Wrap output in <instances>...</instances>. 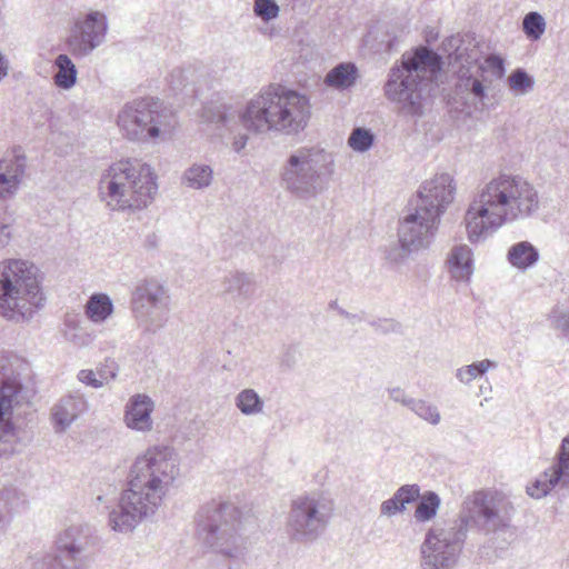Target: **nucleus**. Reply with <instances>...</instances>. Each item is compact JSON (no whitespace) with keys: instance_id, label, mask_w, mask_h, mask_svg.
Wrapping results in <instances>:
<instances>
[{"instance_id":"f257e3e1","label":"nucleus","mask_w":569,"mask_h":569,"mask_svg":"<svg viewBox=\"0 0 569 569\" xmlns=\"http://www.w3.org/2000/svg\"><path fill=\"white\" fill-rule=\"evenodd\" d=\"M513 503L505 495L478 490L467 496L457 519L447 527L428 530L421 545L422 569H452L460 557L469 528L501 539L505 548L516 533Z\"/></svg>"},{"instance_id":"f03ea898","label":"nucleus","mask_w":569,"mask_h":569,"mask_svg":"<svg viewBox=\"0 0 569 569\" xmlns=\"http://www.w3.org/2000/svg\"><path fill=\"white\" fill-rule=\"evenodd\" d=\"M513 503L505 495L478 490L467 496L457 519L447 527L428 530L421 545L422 569H452L460 557L469 528L501 539L505 548L516 533Z\"/></svg>"},{"instance_id":"7ed1b4c3","label":"nucleus","mask_w":569,"mask_h":569,"mask_svg":"<svg viewBox=\"0 0 569 569\" xmlns=\"http://www.w3.org/2000/svg\"><path fill=\"white\" fill-rule=\"evenodd\" d=\"M179 457L170 446H152L130 467L128 489L109 513L113 531L128 533L153 515L180 473Z\"/></svg>"},{"instance_id":"20e7f679","label":"nucleus","mask_w":569,"mask_h":569,"mask_svg":"<svg viewBox=\"0 0 569 569\" xmlns=\"http://www.w3.org/2000/svg\"><path fill=\"white\" fill-rule=\"evenodd\" d=\"M539 203L537 189L525 178L507 173L492 178L467 210L469 240L476 242L505 223L532 217Z\"/></svg>"},{"instance_id":"39448f33","label":"nucleus","mask_w":569,"mask_h":569,"mask_svg":"<svg viewBox=\"0 0 569 569\" xmlns=\"http://www.w3.org/2000/svg\"><path fill=\"white\" fill-rule=\"evenodd\" d=\"M441 70L442 58L432 49L418 47L407 51L390 68L383 93L397 104L401 116L421 118Z\"/></svg>"},{"instance_id":"423d86ee","label":"nucleus","mask_w":569,"mask_h":569,"mask_svg":"<svg viewBox=\"0 0 569 569\" xmlns=\"http://www.w3.org/2000/svg\"><path fill=\"white\" fill-rule=\"evenodd\" d=\"M309 118V99L279 83L261 88L239 114L241 126L254 133L296 134L307 127Z\"/></svg>"},{"instance_id":"0eeeda50","label":"nucleus","mask_w":569,"mask_h":569,"mask_svg":"<svg viewBox=\"0 0 569 569\" xmlns=\"http://www.w3.org/2000/svg\"><path fill=\"white\" fill-rule=\"evenodd\" d=\"M252 521L232 502L213 499L199 508L196 529L209 551L232 563L244 562L248 555L246 530Z\"/></svg>"},{"instance_id":"6e6552de","label":"nucleus","mask_w":569,"mask_h":569,"mask_svg":"<svg viewBox=\"0 0 569 569\" xmlns=\"http://www.w3.org/2000/svg\"><path fill=\"white\" fill-rule=\"evenodd\" d=\"M157 177L148 163L121 160L112 163L101 176L100 197L111 210L146 208L158 191Z\"/></svg>"},{"instance_id":"1a4fd4ad","label":"nucleus","mask_w":569,"mask_h":569,"mask_svg":"<svg viewBox=\"0 0 569 569\" xmlns=\"http://www.w3.org/2000/svg\"><path fill=\"white\" fill-rule=\"evenodd\" d=\"M39 269L23 259L0 262V316L13 322H24L42 307Z\"/></svg>"},{"instance_id":"9d476101","label":"nucleus","mask_w":569,"mask_h":569,"mask_svg":"<svg viewBox=\"0 0 569 569\" xmlns=\"http://www.w3.org/2000/svg\"><path fill=\"white\" fill-rule=\"evenodd\" d=\"M333 171L332 156L317 147L292 151L280 168V183L293 197L309 200L320 194Z\"/></svg>"},{"instance_id":"9b49d317","label":"nucleus","mask_w":569,"mask_h":569,"mask_svg":"<svg viewBox=\"0 0 569 569\" xmlns=\"http://www.w3.org/2000/svg\"><path fill=\"white\" fill-rule=\"evenodd\" d=\"M335 513L333 500L323 492L300 495L291 501L286 531L291 542L317 541L327 530Z\"/></svg>"},{"instance_id":"f8f14e48","label":"nucleus","mask_w":569,"mask_h":569,"mask_svg":"<svg viewBox=\"0 0 569 569\" xmlns=\"http://www.w3.org/2000/svg\"><path fill=\"white\" fill-rule=\"evenodd\" d=\"M117 123L129 140L146 141L169 133L176 120L172 110L160 99L146 97L127 102Z\"/></svg>"},{"instance_id":"ddd939ff","label":"nucleus","mask_w":569,"mask_h":569,"mask_svg":"<svg viewBox=\"0 0 569 569\" xmlns=\"http://www.w3.org/2000/svg\"><path fill=\"white\" fill-rule=\"evenodd\" d=\"M56 553H48L31 569H87L99 545L96 530L87 525H72L56 538Z\"/></svg>"},{"instance_id":"4468645a","label":"nucleus","mask_w":569,"mask_h":569,"mask_svg":"<svg viewBox=\"0 0 569 569\" xmlns=\"http://www.w3.org/2000/svg\"><path fill=\"white\" fill-rule=\"evenodd\" d=\"M19 376L13 363L0 357V458H9L24 446L12 421L14 409L26 400Z\"/></svg>"},{"instance_id":"2eb2a0df","label":"nucleus","mask_w":569,"mask_h":569,"mask_svg":"<svg viewBox=\"0 0 569 569\" xmlns=\"http://www.w3.org/2000/svg\"><path fill=\"white\" fill-rule=\"evenodd\" d=\"M449 46L453 48L451 53L460 63L457 71L455 92L466 104H477L487 98L485 84L486 69L480 62L481 52L476 43L465 42L459 36L449 39Z\"/></svg>"},{"instance_id":"dca6fc26","label":"nucleus","mask_w":569,"mask_h":569,"mask_svg":"<svg viewBox=\"0 0 569 569\" xmlns=\"http://www.w3.org/2000/svg\"><path fill=\"white\" fill-rule=\"evenodd\" d=\"M131 308L137 320L149 332L163 328L169 316V296L153 278L139 281L131 292Z\"/></svg>"},{"instance_id":"f3484780","label":"nucleus","mask_w":569,"mask_h":569,"mask_svg":"<svg viewBox=\"0 0 569 569\" xmlns=\"http://www.w3.org/2000/svg\"><path fill=\"white\" fill-rule=\"evenodd\" d=\"M107 31V17L100 11H90L74 21L67 38L68 49L77 58L86 57L104 42Z\"/></svg>"},{"instance_id":"a211bd4d","label":"nucleus","mask_w":569,"mask_h":569,"mask_svg":"<svg viewBox=\"0 0 569 569\" xmlns=\"http://www.w3.org/2000/svg\"><path fill=\"white\" fill-rule=\"evenodd\" d=\"M455 189L453 179L449 173L436 174L420 187L409 206H416L423 212L440 218L452 202Z\"/></svg>"},{"instance_id":"6ab92c4d","label":"nucleus","mask_w":569,"mask_h":569,"mask_svg":"<svg viewBox=\"0 0 569 569\" xmlns=\"http://www.w3.org/2000/svg\"><path fill=\"white\" fill-rule=\"evenodd\" d=\"M409 213L399 222L398 238L406 246L420 250L427 248L437 230L440 218L409 206Z\"/></svg>"},{"instance_id":"aec40b11","label":"nucleus","mask_w":569,"mask_h":569,"mask_svg":"<svg viewBox=\"0 0 569 569\" xmlns=\"http://www.w3.org/2000/svg\"><path fill=\"white\" fill-rule=\"evenodd\" d=\"M24 154H13L0 160V198H12L19 190L26 172Z\"/></svg>"},{"instance_id":"412c9836","label":"nucleus","mask_w":569,"mask_h":569,"mask_svg":"<svg viewBox=\"0 0 569 569\" xmlns=\"http://www.w3.org/2000/svg\"><path fill=\"white\" fill-rule=\"evenodd\" d=\"M256 283L253 276L234 271L224 276L221 282V295L236 306H244L253 297Z\"/></svg>"},{"instance_id":"4be33fe9","label":"nucleus","mask_w":569,"mask_h":569,"mask_svg":"<svg viewBox=\"0 0 569 569\" xmlns=\"http://www.w3.org/2000/svg\"><path fill=\"white\" fill-rule=\"evenodd\" d=\"M154 403L152 399L144 393L133 395L126 405L124 422L128 428L141 432L152 429L151 413Z\"/></svg>"},{"instance_id":"5701e85b","label":"nucleus","mask_w":569,"mask_h":569,"mask_svg":"<svg viewBox=\"0 0 569 569\" xmlns=\"http://www.w3.org/2000/svg\"><path fill=\"white\" fill-rule=\"evenodd\" d=\"M88 408L82 396H68L53 407L52 418L56 428L64 431Z\"/></svg>"},{"instance_id":"b1692460","label":"nucleus","mask_w":569,"mask_h":569,"mask_svg":"<svg viewBox=\"0 0 569 569\" xmlns=\"http://www.w3.org/2000/svg\"><path fill=\"white\" fill-rule=\"evenodd\" d=\"M448 263L451 277L458 281H468L472 274V251L466 244L452 248Z\"/></svg>"},{"instance_id":"393cba45","label":"nucleus","mask_w":569,"mask_h":569,"mask_svg":"<svg viewBox=\"0 0 569 569\" xmlns=\"http://www.w3.org/2000/svg\"><path fill=\"white\" fill-rule=\"evenodd\" d=\"M27 506L24 495L16 488H4L0 491V528L9 525L13 515L23 510Z\"/></svg>"},{"instance_id":"a878e982","label":"nucleus","mask_w":569,"mask_h":569,"mask_svg":"<svg viewBox=\"0 0 569 569\" xmlns=\"http://www.w3.org/2000/svg\"><path fill=\"white\" fill-rule=\"evenodd\" d=\"M538 249L529 241H520L512 244L507 253L508 262L520 270H527L539 260Z\"/></svg>"},{"instance_id":"bb28decb","label":"nucleus","mask_w":569,"mask_h":569,"mask_svg":"<svg viewBox=\"0 0 569 569\" xmlns=\"http://www.w3.org/2000/svg\"><path fill=\"white\" fill-rule=\"evenodd\" d=\"M84 312L92 322H103L113 312L112 300L106 293H93L84 306Z\"/></svg>"},{"instance_id":"cd10ccee","label":"nucleus","mask_w":569,"mask_h":569,"mask_svg":"<svg viewBox=\"0 0 569 569\" xmlns=\"http://www.w3.org/2000/svg\"><path fill=\"white\" fill-rule=\"evenodd\" d=\"M54 67L57 68L53 76L54 84L60 89H71L77 82V68L70 57L66 53L58 54L54 59Z\"/></svg>"},{"instance_id":"c85d7f7f","label":"nucleus","mask_w":569,"mask_h":569,"mask_svg":"<svg viewBox=\"0 0 569 569\" xmlns=\"http://www.w3.org/2000/svg\"><path fill=\"white\" fill-rule=\"evenodd\" d=\"M213 180V170L209 164L193 163L184 170L182 183L196 190L208 188Z\"/></svg>"},{"instance_id":"c756f323","label":"nucleus","mask_w":569,"mask_h":569,"mask_svg":"<svg viewBox=\"0 0 569 569\" xmlns=\"http://www.w3.org/2000/svg\"><path fill=\"white\" fill-rule=\"evenodd\" d=\"M358 69L353 63H339L326 76V83L337 89H347L355 84Z\"/></svg>"},{"instance_id":"7c9ffc66","label":"nucleus","mask_w":569,"mask_h":569,"mask_svg":"<svg viewBox=\"0 0 569 569\" xmlns=\"http://www.w3.org/2000/svg\"><path fill=\"white\" fill-rule=\"evenodd\" d=\"M230 110L231 107L224 103H207L202 108L201 119L207 123L216 124L218 129L230 128L234 122Z\"/></svg>"},{"instance_id":"2f4dec72","label":"nucleus","mask_w":569,"mask_h":569,"mask_svg":"<svg viewBox=\"0 0 569 569\" xmlns=\"http://www.w3.org/2000/svg\"><path fill=\"white\" fill-rule=\"evenodd\" d=\"M417 501L413 513L416 521L428 522L437 516L441 505V499L437 492L431 490L425 491Z\"/></svg>"},{"instance_id":"473e14b6","label":"nucleus","mask_w":569,"mask_h":569,"mask_svg":"<svg viewBox=\"0 0 569 569\" xmlns=\"http://www.w3.org/2000/svg\"><path fill=\"white\" fill-rule=\"evenodd\" d=\"M559 483L562 485V480L552 469V467H550L531 485L527 486V493L535 499H541L546 497Z\"/></svg>"},{"instance_id":"72a5a7b5","label":"nucleus","mask_w":569,"mask_h":569,"mask_svg":"<svg viewBox=\"0 0 569 569\" xmlns=\"http://www.w3.org/2000/svg\"><path fill=\"white\" fill-rule=\"evenodd\" d=\"M234 405L244 416H254L263 411V400L254 389L241 390L234 398Z\"/></svg>"},{"instance_id":"f704fd0d","label":"nucleus","mask_w":569,"mask_h":569,"mask_svg":"<svg viewBox=\"0 0 569 569\" xmlns=\"http://www.w3.org/2000/svg\"><path fill=\"white\" fill-rule=\"evenodd\" d=\"M497 363L490 359L473 362L471 365L462 366L456 370V378L463 385H469L478 377H482L491 368H496Z\"/></svg>"},{"instance_id":"c9c22d12","label":"nucleus","mask_w":569,"mask_h":569,"mask_svg":"<svg viewBox=\"0 0 569 569\" xmlns=\"http://www.w3.org/2000/svg\"><path fill=\"white\" fill-rule=\"evenodd\" d=\"M409 409L432 426H437L441 420L438 408L426 400L413 399V401L409 402Z\"/></svg>"},{"instance_id":"e433bc0d","label":"nucleus","mask_w":569,"mask_h":569,"mask_svg":"<svg viewBox=\"0 0 569 569\" xmlns=\"http://www.w3.org/2000/svg\"><path fill=\"white\" fill-rule=\"evenodd\" d=\"M551 467L562 480V486H569V436L562 439L556 463Z\"/></svg>"},{"instance_id":"4c0bfd02","label":"nucleus","mask_w":569,"mask_h":569,"mask_svg":"<svg viewBox=\"0 0 569 569\" xmlns=\"http://www.w3.org/2000/svg\"><path fill=\"white\" fill-rule=\"evenodd\" d=\"M522 30L529 39H540L546 30L543 17L536 11L527 13L522 20Z\"/></svg>"},{"instance_id":"58836bf2","label":"nucleus","mask_w":569,"mask_h":569,"mask_svg":"<svg viewBox=\"0 0 569 569\" xmlns=\"http://www.w3.org/2000/svg\"><path fill=\"white\" fill-rule=\"evenodd\" d=\"M375 142V134L371 130L357 127L355 128L348 139L349 147L358 152L368 151Z\"/></svg>"},{"instance_id":"ea45409f","label":"nucleus","mask_w":569,"mask_h":569,"mask_svg":"<svg viewBox=\"0 0 569 569\" xmlns=\"http://www.w3.org/2000/svg\"><path fill=\"white\" fill-rule=\"evenodd\" d=\"M508 84L511 90L525 94L533 89L535 79L526 70L518 68L508 77Z\"/></svg>"},{"instance_id":"a19ab883","label":"nucleus","mask_w":569,"mask_h":569,"mask_svg":"<svg viewBox=\"0 0 569 569\" xmlns=\"http://www.w3.org/2000/svg\"><path fill=\"white\" fill-rule=\"evenodd\" d=\"M419 251L413 246H406L403 241L398 239L397 243L390 244L386 250V259L392 263H401L406 261L412 252Z\"/></svg>"},{"instance_id":"79ce46f5","label":"nucleus","mask_w":569,"mask_h":569,"mask_svg":"<svg viewBox=\"0 0 569 569\" xmlns=\"http://www.w3.org/2000/svg\"><path fill=\"white\" fill-rule=\"evenodd\" d=\"M253 12L258 18L268 22L278 17L279 6L274 0H254Z\"/></svg>"},{"instance_id":"37998d69","label":"nucleus","mask_w":569,"mask_h":569,"mask_svg":"<svg viewBox=\"0 0 569 569\" xmlns=\"http://www.w3.org/2000/svg\"><path fill=\"white\" fill-rule=\"evenodd\" d=\"M420 495V487L416 483L403 485L395 491V496L398 498L401 507L403 506L405 508L407 505L417 501Z\"/></svg>"},{"instance_id":"c03bdc74","label":"nucleus","mask_w":569,"mask_h":569,"mask_svg":"<svg viewBox=\"0 0 569 569\" xmlns=\"http://www.w3.org/2000/svg\"><path fill=\"white\" fill-rule=\"evenodd\" d=\"M14 219L6 209L0 210V249L6 248L11 240V224Z\"/></svg>"},{"instance_id":"a18cd8bd","label":"nucleus","mask_w":569,"mask_h":569,"mask_svg":"<svg viewBox=\"0 0 569 569\" xmlns=\"http://www.w3.org/2000/svg\"><path fill=\"white\" fill-rule=\"evenodd\" d=\"M119 371L118 363L111 359L107 358L103 363H100L97 367V375L100 380H103V385L114 380Z\"/></svg>"},{"instance_id":"49530a36","label":"nucleus","mask_w":569,"mask_h":569,"mask_svg":"<svg viewBox=\"0 0 569 569\" xmlns=\"http://www.w3.org/2000/svg\"><path fill=\"white\" fill-rule=\"evenodd\" d=\"M405 510V507H401V503L395 495L380 505V513L381 516L386 517H392L397 513H402Z\"/></svg>"},{"instance_id":"de8ad7c7","label":"nucleus","mask_w":569,"mask_h":569,"mask_svg":"<svg viewBox=\"0 0 569 569\" xmlns=\"http://www.w3.org/2000/svg\"><path fill=\"white\" fill-rule=\"evenodd\" d=\"M78 380L94 389H98L103 386V380H100L97 372L90 369L80 370L78 372Z\"/></svg>"},{"instance_id":"09e8293b","label":"nucleus","mask_w":569,"mask_h":569,"mask_svg":"<svg viewBox=\"0 0 569 569\" xmlns=\"http://www.w3.org/2000/svg\"><path fill=\"white\" fill-rule=\"evenodd\" d=\"M370 326L378 332L388 333V332H398L401 328L399 322L390 319H379L377 321H371Z\"/></svg>"},{"instance_id":"8fccbe9b","label":"nucleus","mask_w":569,"mask_h":569,"mask_svg":"<svg viewBox=\"0 0 569 569\" xmlns=\"http://www.w3.org/2000/svg\"><path fill=\"white\" fill-rule=\"evenodd\" d=\"M485 68H489L492 70V72L497 76V77H502L503 73H505V61L503 59L498 56V54H489L486 59H485Z\"/></svg>"},{"instance_id":"3c124183","label":"nucleus","mask_w":569,"mask_h":569,"mask_svg":"<svg viewBox=\"0 0 569 569\" xmlns=\"http://www.w3.org/2000/svg\"><path fill=\"white\" fill-rule=\"evenodd\" d=\"M186 82L187 77L183 69L176 68L170 72L169 84L174 91L182 90L186 87Z\"/></svg>"},{"instance_id":"603ef678","label":"nucleus","mask_w":569,"mask_h":569,"mask_svg":"<svg viewBox=\"0 0 569 569\" xmlns=\"http://www.w3.org/2000/svg\"><path fill=\"white\" fill-rule=\"evenodd\" d=\"M389 396H390V398L393 401L403 405L408 409H409V402L413 401V399H415V398L408 397L406 395V392L401 388H392V389H390L389 390Z\"/></svg>"},{"instance_id":"864d4df0","label":"nucleus","mask_w":569,"mask_h":569,"mask_svg":"<svg viewBox=\"0 0 569 569\" xmlns=\"http://www.w3.org/2000/svg\"><path fill=\"white\" fill-rule=\"evenodd\" d=\"M555 328L561 330L563 336L569 337V315L553 316Z\"/></svg>"},{"instance_id":"5fc2aeb1","label":"nucleus","mask_w":569,"mask_h":569,"mask_svg":"<svg viewBox=\"0 0 569 569\" xmlns=\"http://www.w3.org/2000/svg\"><path fill=\"white\" fill-rule=\"evenodd\" d=\"M296 362H297L296 355H295V350H292V349H288L281 357V366L287 369L293 368Z\"/></svg>"},{"instance_id":"6e6d98bb","label":"nucleus","mask_w":569,"mask_h":569,"mask_svg":"<svg viewBox=\"0 0 569 569\" xmlns=\"http://www.w3.org/2000/svg\"><path fill=\"white\" fill-rule=\"evenodd\" d=\"M397 46V38L388 39L387 41L380 42L376 47V52H391L396 49Z\"/></svg>"},{"instance_id":"4d7b16f0","label":"nucleus","mask_w":569,"mask_h":569,"mask_svg":"<svg viewBox=\"0 0 569 569\" xmlns=\"http://www.w3.org/2000/svg\"><path fill=\"white\" fill-rule=\"evenodd\" d=\"M247 142H248V136L244 133H240L237 137H234L233 142H232V148L236 152H240L242 149H244V147L247 146Z\"/></svg>"},{"instance_id":"13d9d810","label":"nucleus","mask_w":569,"mask_h":569,"mask_svg":"<svg viewBox=\"0 0 569 569\" xmlns=\"http://www.w3.org/2000/svg\"><path fill=\"white\" fill-rule=\"evenodd\" d=\"M78 316L77 315H67L64 319V325L71 329H77L78 327Z\"/></svg>"},{"instance_id":"bf43d9fd","label":"nucleus","mask_w":569,"mask_h":569,"mask_svg":"<svg viewBox=\"0 0 569 569\" xmlns=\"http://www.w3.org/2000/svg\"><path fill=\"white\" fill-rule=\"evenodd\" d=\"M338 312H339V315H341L342 317H345L346 319H349V320H355L357 318L356 315H352L342 308H339Z\"/></svg>"},{"instance_id":"052dcab7","label":"nucleus","mask_w":569,"mask_h":569,"mask_svg":"<svg viewBox=\"0 0 569 569\" xmlns=\"http://www.w3.org/2000/svg\"><path fill=\"white\" fill-rule=\"evenodd\" d=\"M371 39H372V32H369L367 34V37L365 38V42L368 44V43H370Z\"/></svg>"},{"instance_id":"680f3d73","label":"nucleus","mask_w":569,"mask_h":569,"mask_svg":"<svg viewBox=\"0 0 569 569\" xmlns=\"http://www.w3.org/2000/svg\"><path fill=\"white\" fill-rule=\"evenodd\" d=\"M329 306H330V308L336 309L337 311H338V309L340 308V307L338 306L337 301H331Z\"/></svg>"}]
</instances>
